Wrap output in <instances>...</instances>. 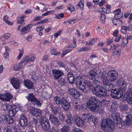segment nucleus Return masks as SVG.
<instances>
[{
    "mask_svg": "<svg viewBox=\"0 0 132 132\" xmlns=\"http://www.w3.org/2000/svg\"><path fill=\"white\" fill-rule=\"evenodd\" d=\"M112 116L114 122L110 119H104L102 121L101 127L105 132H109L110 131L114 129V122L117 123L118 125L121 123L122 119L120 118L119 115L117 112H115L113 113Z\"/></svg>",
    "mask_w": 132,
    "mask_h": 132,
    "instance_id": "f257e3e1",
    "label": "nucleus"
},
{
    "mask_svg": "<svg viewBox=\"0 0 132 132\" xmlns=\"http://www.w3.org/2000/svg\"><path fill=\"white\" fill-rule=\"evenodd\" d=\"M96 102V98L95 97L93 96L90 97L87 102V106L85 104H83L81 106V109H86L88 106L89 109L92 111H94L96 110H98L100 108L99 106L97 104Z\"/></svg>",
    "mask_w": 132,
    "mask_h": 132,
    "instance_id": "f03ea898",
    "label": "nucleus"
},
{
    "mask_svg": "<svg viewBox=\"0 0 132 132\" xmlns=\"http://www.w3.org/2000/svg\"><path fill=\"white\" fill-rule=\"evenodd\" d=\"M75 80L77 87L84 92L86 89V82L84 79L81 76H79L76 78Z\"/></svg>",
    "mask_w": 132,
    "mask_h": 132,
    "instance_id": "7ed1b4c3",
    "label": "nucleus"
},
{
    "mask_svg": "<svg viewBox=\"0 0 132 132\" xmlns=\"http://www.w3.org/2000/svg\"><path fill=\"white\" fill-rule=\"evenodd\" d=\"M93 89L94 93L99 97H104L106 95V93L102 86H95Z\"/></svg>",
    "mask_w": 132,
    "mask_h": 132,
    "instance_id": "20e7f679",
    "label": "nucleus"
},
{
    "mask_svg": "<svg viewBox=\"0 0 132 132\" xmlns=\"http://www.w3.org/2000/svg\"><path fill=\"white\" fill-rule=\"evenodd\" d=\"M40 122L43 129L45 130L48 129L50 127V124L47 118L44 116L41 117Z\"/></svg>",
    "mask_w": 132,
    "mask_h": 132,
    "instance_id": "39448f33",
    "label": "nucleus"
},
{
    "mask_svg": "<svg viewBox=\"0 0 132 132\" xmlns=\"http://www.w3.org/2000/svg\"><path fill=\"white\" fill-rule=\"evenodd\" d=\"M28 101H30L32 104L34 105H36L37 106H41V104L39 100H38L33 95V93H31L26 97Z\"/></svg>",
    "mask_w": 132,
    "mask_h": 132,
    "instance_id": "423d86ee",
    "label": "nucleus"
},
{
    "mask_svg": "<svg viewBox=\"0 0 132 132\" xmlns=\"http://www.w3.org/2000/svg\"><path fill=\"white\" fill-rule=\"evenodd\" d=\"M123 95V91L118 89L112 90L111 94V96L115 98H120Z\"/></svg>",
    "mask_w": 132,
    "mask_h": 132,
    "instance_id": "0eeeda50",
    "label": "nucleus"
},
{
    "mask_svg": "<svg viewBox=\"0 0 132 132\" xmlns=\"http://www.w3.org/2000/svg\"><path fill=\"white\" fill-rule=\"evenodd\" d=\"M109 80L110 81L115 80L118 77V73L115 70H110L107 74Z\"/></svg>",
    "mask_w": 132,
    "mask_h": 132,
    "instance_id": "6e6552de",
    "label": "nucleus"
},
{
    "mask_svg": "<svg viewBox=\"0 0 132 132\" xmlns=\"http://www.w3.org/2000/svg\"><path fill=\"white\" fill-rule=\"evenodd\" d=\"M52 71L53 76L56 80L59 79L64 74L62 70L59 69H53Z\"/></svg>",
    "mask_w": 132,
    "mask_h": 132,
    "instance_id": "1a4fd4ad",
    "label": "nucleus"
},
{
    "mask_svg": "<svg viewBox=\"0 0 132 132\" xmlns=\"http://www.w3.org/2000/svg\"><path fill=\"white\" fill-rule=\"evenodd\" d=\"M12 97L11 94L7 92L0 94V99L3 101H9Z\"/></svg>",
    "mask_w": 132,
    "mask_h": 132,
    "instance_id": "9d476101",
    "label": "nucleus"
},
{
    "mask_svg": "<svg viewBox=\"0 0 132 132\" xmlns=\"http://www.w3.org/2000/svg\"><path fill=\"white\" fill-rule=\"evenodd\" d=\"M27 117L24 115H21L19 120V123L21 126L25 127L27 125Z\"/></svg>",
    "mask_w": 132,
    "mask_h": 132,
    "instance_id": "9b49d317",
    "label": "nucleus"
},
{
    "mask_svg": "<svg viewBox=\"0 0 132 132\" xmlns=\"http://www.w3.org/2000/svg\"><path fill=\"white\" fill-rule=\"evenodd\" d=\"M68 93L75 98H77L81 95V94L78 91L76 90L74 88H69L68 91Z\"/></svg>",
    "mask_w": 132,
    "mask_h": 132,
    "instance_id": "f8f14e48",
    "label": "nucleus"
},
{
    "mask_svg": "<svg viewBox=\"0 0 132 132\" xmlns=\"http://www.w3.org/2000/svg\"><path fill=\"white\" fill-rule=\"evenodd\" d=\"M42 111L38 108H32L31 110V113L33 116L38 117L41 116Z\"/></svg>",
    "mask_w": 132,
    "mask_h": 132,
    "instance_id": "ddd939ff",
    "label": "nucleus"
},
{
    "mask_svg": "<svg viewBox=\"0 0 132 132\" xmlns=\"http://www.w3.org/2000/svg\"><path fill=\"white\" fill-rule=\"evenodd\" d=\"M11 83L13 86L16 89H18L20 86L19 81L17 78H12L11 79Z\"/></svg>",
    "mask_w": 132,
    "mask_h": 132,
    "instance_id": "4468645a",
    "label": "nucleus"
},
{
    "mask_svg": "<svg viewBox=\"0 0 132 132\" xmlns=\"http://www.w3.org/2000/svg\"><path fill=\"white\" fill-rule=\"evenodd\" d=\"M64 110L66 111L69 110L70 107V104L67 100L65 98L61 104Z\"/></svg>",
    "mask_w": 132,
    "mask_h": 132,
    "instance_id": "2eb2a0df",
    "label": "nucleus"
},
{
    "mask_svg": "<svg viewBox=\"0 0 132 132\" xmlns=\"http://www.w3.org/2000/svg\"><path fill=\"white\" fill-rule=\"evenodd\" d=\"M118 84L119 86L123 90L126 88V83L122 78H121L119 79L118 81Z\"/></svg>",
    "mask_w": 132,
    "mask_h": 132,
    "instance_id": "dca6fc26",
    "label": "nucleus"
},
{
    "mask_svg": "<svg viewBox=\"0 0 132 132\" xmlns=\"http://www.w3.org/2000/svg\"><path fill=\"white\" fill-rule=\"evenodd\" d=\"M103 83L106 90H110L111 89H112V87H113V85L112 84H109V81L108 79H104Z\"/></svg>",
    "mask_w": 132,
    "mask_h": 132,
    "instance_id": "f3484780",
    "label": "nucleus"
},
{
    "mask_svg": "<svg viewBox=\"0 0 132 132\" xmlns=\"http://www.w3.org/2000/svg\"><path fill=\"white\" fill-rule=\"evenodd\" d=\"M24 85L27 88L29 89L33 88L34 84L29 80H25L24 81Z\"/></svg>",
    "mask_w": 132,
    "mask_h": 132,
    "instance_id": "a211bd4d",
    "label": "nucleus"
},
{
    "mask_svg": "<svg viewBox=\"0 0 132 132\" xmlns=\"http://www.w3.org/2000/svg\"><path fill=\"white\" fill-rule=\"evenodd\" d=\"M126 119L124 121V124L126 126H129L131 124L132 121V116L130 114H128L126 116Z\"/></svg>",
    "mask_w": 132,
    "mask_h": 132,
    "instance_id": "6ab92c4d",
    "label": "nucleus"
},
{
    "mask_svg": "<svg viewBox=\"0 0 132 132\" xmlns=\"http://www.w3.org/2000/svg\"><path fill=\"white\" fill-rule=\"evenodd\" d=\"M55 115L51 114L49 116V119L52 123L56 122L58 125H60L59 121Z\"/></svg>",
    "mask_w": 132,
    "mask_h": 132,
    "instance_id": "aec40b11",
    "label": "nucleus"
},
{
    "mask_svg": "<svg viewBox=\"0 0 132 132\" xmlns=\"http://www.w3.org/2000/svg\"><path fill=\"white\" fill-rule=\"evenodd\" d=\"M32 26V24H30L28 25L26 27H23L21 31V35H24L27 33V31L29 29L31 28Z\"/></svg>",
    "mask_w": 132,
    "mask_h": 132,
    "instance_id": "412c9836",
    "label": "nucleus"
},
{
    "mask_svg": "<svg viewBox=\"0 0 132 132\" xmlns=\"http://www.w3.org/2000/svg\"><path fill=\"white\" fill-rule=\"evenodd\" d=\"M97 75V73L94 71L92 70H90L88 74L87 75V76L89 79L94 80Z\"/></svg>",
    "mask_w": 132,
    "mask_h": 132,
    "instance_id": "4be33fe9",
    "label": "nucleus"
},
{
    "mask_svg": "<svg viewBox=\"0 0 132 132\" xmlns=\"http://www.w3.org/2000/svg\"><path fill=\"white\" fill-rule=\"evenodd\" d=\"M64 99L65 98L63 97L60 98L58 96H56L54 98V103H55L57 104L61 105Z\"/></svg>",
    "mask_w": 132,
    "mask_h": 132,
    "instance_id": "5701e85b",
    "label": "nucleus"
},
{
    "mask_svg": "<svg viewBox=\"0 0 132 132\" xmlns=\"http://www.w3.org/2000/svg\"><path fill=\"white\" fill-rule=\"evenodd\" d=\"M114 13H115L114 16L116 17L121 18L123 15L122 13L121 12V10L120 9H118L113 12Z\"/></svg>",
    "mask_w": 132,
    "mask_h": 132,
    "instance_id": "b1692460",
    "label": "nucleus"
},
{
    "mask_svg": "<svg viewBox=\"0 0 132 132\" xmlns=\"http://www.w3.org/2000/svg\"><path fill=\"white\" fill-rule=\"evenodd\" d=\"M15 107H12L10 108H9V114L10 117L14 116L16 112Z\"/></svg>",
    "mask_w": 132,
    "mask_h": 132,
    "instance_id": "393cba45",
    "label": "nucleus"
},
{
    "mask_svg": "<svg viewBox=\"0 0 132 132\" xmlns=\"http://www.w3.org/2000/svg\"><path fill=\"white\" fill-rule=\"evenodd\" d=\"M30 57L29 56H26L23 57L21 60V63H22V65H25L30 61Z\"/></svg>",
    "mask_w": 132,
    "mask_h": 132,
    "instance_id": "a878e982",
    "label": "nucleus"
},
{
    "mask_svg": "<svg viewBox=\"0 0 132 132\" xmlns=\"http://www.w3.org/2000/svg\"><path fill=\"white\" fill-rule=\"evenodd\" d=\"M92 117L91 114H83L81 117L82 119L84 120V122H88L90 119V117Z\"/></svg>",
    "mask_w": 132,
    "mask_h": 132,
    "instance_id": "bb28decb",
    "label": "nucleus"
},
{
    "mask_svg": "<svg viewBox=\"0 0 132 132\" xmlns=\"http://www.w3.org/2000/svg\"><path fill=\"white\" fill-rule=\"evenodd\" d=\"M50 108L51 111L53 113V114L55 116H56L58 115V114L59 113L60 110L59 108L54 106L52 107L51 106Z\"/></svg>",
    "mask_w": 132,
    "mask_h": 132,
    "instance_id": "cd10ccee",
    "label": "nucleus"
},
{
    "mask_svg": "<svg viewBox=\"0 0 132 132\" xmlns=\"http://www.w3.org/2000/svg\"><path fill=\"white\" fill-rule=\"evenodd\" d=\"M67 78L70 83L73 84L74 83L75 79L74 76L73 74L70 73H68L67 75Z\"/></svg>",
    "mask_w": 132,
    "mask_h": 132,
    "instance_id": "c85d7f7f",
    "label": "nucleus"
},
{
    "mask_svg": "<svg viewBox=\"0 0 132 132\" xmlns=\"http://www.w3.org/2000/svg\"><path fill=\"white\" fill-rule=\"evenodd\" d=\"M23 66V65H22V63L20 62L19 64H16L14 65V69L16 71H19L22 68Z\"/></svg>",
    "mask_w": 132,
    "mask_h": 132,
    "instance_id": "c756f323",
    "label": "nucleus"
},
{
    "mask_svg": "<svg viewBox=\"0 0 132 132\" xmlns=\"http://www.w3.org/2000/svg\"><path fill=\"white\" fill-rule=\"evenodd\" d=\"M126 101L129 104H132V95L127 93Z\"/></svg>",
    "mask_w": 132,
    "mask_h": 132,
    "instance_id": "7c9ffc66",
    "label": "nucleus"
},
{
    "mask_svg": "<svg viewBox=\"0 0 132 132\" xmlns=\"http://www.w3.org/2000/svg\"><path fill=\"white\" fill-rule=\"evenodd\" d=\"M84 121V120H83L81 118H80L76 122L77 126L79 127L84 126L85 122Z\"/></svg>",
    "mask_w": 132,
    "mask_h": 132,
    "instance_id": "2f4dec72",
    "label": "nucleus"
},
{
    "mask_svg": "<svg viewBox=\"0 0 132 132\" xmlns=\"http://www.w3.org/2000/svg\"><path fill=\"white\" fill-rule=\"evenodd\" d=\"M58 82L59 84L61 86H66L67 83L65 79L62 78H61L58 80Z\"/></svg>",
    "mask_w": 132,
    "mask_h": 132,
    "instance_id": "473e14b6",
    "label": "nucleus"
},
{
    "mask_svg": "<svg viewBox=\"0 0 132 132\" xmlns=\"http://www.w3.org/2000/svg\"><path fill=\"white\" fill-rule=\"evenodd\" d=\"M11 107V105L9 104H3L1 107V109L5 111L9 110V108Z\"/></svg>",
    "mask_w": 132,
    "mask_h": 132,
    "instance_id": "72a5a7b5",
    "label": "nucleus"
},
{
    "mask_svg": "<svg viewBox=\"0 0 132 132\" xmlns=\"http://www.w3.org/2000/svg\"><path fill=\"white\" fill-rule=\"evenodd\" d=\"M70 126L65 125L61 128V130L62 132H69L70 131Z\"/></svg>",
    "mask_w": 132,
    "mask_h": 132,
    "instance_id": "f704fd0d",
    "label": "nucleus"
},
{
    "mask_svg": "<svg viewBox=\"0 0 132 132\" xmlns=\"http://www.w3.org/2000/svg\"><path fill=\"white\" fill-rule=\"evenodd\" d=\"M30 122L32 123V125L36 126L38 122V120L34 118L31 117L30 119Z\"/></svg>",
    "mask_w": 132,
    "mask_h": 132,
    "instance_id": "c9c22d12",
    "label": "nucleus"
},
{
    "mask_svg": "<svg viewBox=\"0 0 132 132\" xmlns=\"http://www.w3.org/2000/svg\"><path fill=\"white\" fill-rule=\"evenodd\" d=\"M66 122L67 123V126H70V127L71 126H72V122L70 116H68V117L67 119L66 120Z\"/></svg>",
    "mask_w": 132,
    "mask_h": 132,
    "instance_id": "e433bc0d",
    "label": "nucleus"
},
{
    "mask_svg": "<svg viewBox=\"0 0 132 132\" xmlns=\"http://www.w3.org/2000/svg\"><path fill=\"white\" fill-rule=\"evenodd\" d=\"M51 54L52 55H55L56 56H58L60 55V52L57 53L55 48L52 47L51 48Z\"/></svg>",
    "mask_w": 132,
    "mask_h": 132,
    "instance_id": "4c0bfd02",
    "label": "nucleus"
},
{
    "mask_svg": "<svg viewBox=\"0 0 132 132\" xmlns=\"http://www.w3.org/2000/svg\"><path fill=\"white\" fill-rule=\"evenodd\" d=\"M8 19V16L7 15H5L3 17V20L7 24H8L9 25H12L13 23L9 21Z\"/></svg>",
    "mask_w": 132,
    "mask_h": 132,
    "instance_id": "58836bf2",
    "label": "nucleus"
},
{
    "mask_svg": "<svg viewBox=\"0 0 132 132\" xmlns=\"http://www.w3.org/2000/svg\"><path fill=\"white\" fill-rule=\"evenodd\" d=\"M5 120L9 124H11L14 122V120L13 119L9 116L6 117H5Z\"/></svg>",
    "mask_w": 132,
    "mask_h": 132,
    "instance_id": "ea45409f",
    "label": "nucleus"
},
{
    "mask_svg": "<svg viewBox=\"0 0 132 132\" xmlns=\"http://www.w3.org/2000/svg\"><path fill=\"white\" fill-rule=\"evenodd\" d=\"M99 77L101 78L104 79L107 78V76L105 73L100 72L99 73Z\"/></svg>",
    "mask_w": 132,
    "mask_h": 132,
    "instance_id": "a19ab883",
    "label": "nucleus"
},
{
    "mask_svg": "<svg viewBox=\"0 0 132 132\" xmlns=\"http://www.w3.org/2000/svg\"><path fill=\"white\" fill-rule=\"evenodd\" d=\"M120 18H119L114 16L113 19V24L116 26L119 23V22L120 21Z\"/></svg>",
    "mask_w": 132,
    "mask_h": 132,
    "instance_id": "79ce46f5",
    "label": "nucleus"
},
{
    "mask_svg": "<svg viewBox=\"0 0 132 132\" xmlns=\"http://www.w3.org/2000/svg\"><path fill=\"white\" fill-rule=\"evenodd\" d=\"M89 49V48L88 47H84L78 49L77 51V52L79 53L84 51L85 52L86 51L88 50Z\"/></svg>",
    "mask_w": 132,
    "mask_h": 132,
    "instance_id": "37998d69",
    "label": "nucleus"
},
{
    "mask_svg": "<svg viewBox=\"0 0 132 132\" xmlns=\"http://www.w3.org/2000/svg\"><path fill=\"white\" fill-rule=\"evenodd\" d=\"M83 0H81V2L77 5V8L78 9H82L84 7V4L82 3Z\"/></svg>",
    "mask_w": 132,
    "mask_h": 132,
    "instance_id": "c03bdc74",
    "label": "nucleus"
},
{
    "mask_svg": "<svg viewBox=\"0 0 132 132\" xmlns=\"http://www.w3.org/2000/svg\"><path fill=\"white\" fill-rule=\"evenodd\" d=\"M105 19L106 16L103 13H101L100 15V19L102 21L103 24L105 23Z\"/></svg>",
    "mask_w": 132,
    "mask_h": 132,
    "instance_id": "a18cd8bd",
    "label": "nucleus"
},
{
    "mask_svg": "<svg viewBox=\"0 0 132 132\" xmlns=\"http://www.w3.org/2000/svg\"><path fill=\"white\" fill-rule=\"evenodd\" d=\"M87 85V87L89 89H93V88L94 87V86L91 84V83L89 81H87L86 82V84Z\"/></svg>",
    "mask_w": 132,
    "mask_h": 132,
    "instance_id": "49530a36",
    "label": "nucleus"
},
{
    "mask_svg": "<svg viewBox=\"0 0 132 132\" xmlns=\"http://www.w3.org/2000/svg\"><path fill=\"white\" fill-rule=\"evenodd\" d=\"M128 30V27H127L125 26H123L122 27V29H121V31L122 33L123 32V34H126L127 32L126 31Z\"/></svg>",
    "mask_w": 132,
    "mask_h": 132,
    "instance_id": "de8ad7c7",
    "label": "nucleus"
},
{
    "mask_svg": "<svg viewBox=\"0 0 132 132\" xmlns=\"http://www.w3.org/2000/svg\"><path fill=\"white\" fill-rule=\"evenodd\" d=\"M5 50L6 51V53H5L4 55H6V56H5V57H8L9 56V49L8 47L6 46L5 47Z\"/></svg>",
    "mask_w": 132,
    "mask_h": 132,
    "instance_id": "09e8293b",
    "label": "nucleus"
},
{
    "mask_svg": "<svg viewBox=\"0 0 132 132\" xmlns=\"http://www.w3.org/2000/svg\"><path fill=\"white\" fill-rule=\"evenodd\" d=\"M59 115L58 118L61 121H63L64 120V118L63 116V114L61 113H59V114H58V115Z\"/></svg>",
    "mask_w": 132,
    "mask_h": 132,
    "instance_id": "8fccbe9b",
    "label": "nucleus"
},
{
    "mask_svg": "<svg viewBox=\"0 0 132 132\" xmlns=\"http://www.w3.org/2000/svg\"><path fill=\"white\" fill-rule=\"evenodd\" d=\"M92 120L93 122L94 123L95 126L97 125L98 122L97 118L95 117H92Z\"/></svg>",
    "mask_w": 132,
    "mask_h": 132,
    "instance_id": "3c124183",
    "label": "nucleus"
},
{
    "mask_svg": "<svg viewBox=\"0 0 132 132\" xmlns=\"http://www.w3.org/2000/svg\"><path fill=\"white\" fill-rule=\"evenodd\" d=\"M68 9L71 12L75 10L74 7L71 4H70L67 7Z\"/></svg>",
    "mask_w": 132,
    "mask_h": 132,
    "instance_id": "603ef678",
    "label": "nucleus"
},
{
    "mask_svg": "<svg viewBox=\"0 0 132 132\" xmlns=\"http://www.w3.org/2000/svg\"><path fill=\"white\" fill-rule=\"evenodd\" d=\"M122 38H123L122 43L125 45L127 44L128 42V40L127 39V38L125 36V37H122Z\"/></svg>",
    "mask_w": 132,
    "mask_h": 132,
    "instance_id": "864d4df0",
    "label": "nucleus"
},
{
    "mask_svg": "<svg viewBox=\"0 0 132 132\" xmlns=\"http://www.w3.org/2000/svg\"><path fill=\"white\" fill-rule=\"evenodd\" d=\"M74 132H84L81 129L76 127H75L73 129Z\"/></svg>",
    "mask_w": 132,
    "mask_h": 132,
    "instance_id": "5fc2aeb1",
    "label": "nucleus"
},
{
    "mask_svg": "<svg viewBox=\"0 0 132 132\" xmlns=\"http://www.w3.org/2000/svg\"><path fill=\"white\" fill-rule=\"evenodd\" d=\"M44 28V27L43 26H40L39 27L37 28L36 29V30L38 32L43 31Z\"/></svg>",
    "mask_w": 132,
    "mask_h": 132,
    "instance_id": "6e6d98bb",
    "label": "nucleus"
},
{
    "mask_svg": "<svg viewBox=\"0 0 132 132\" xmlns=\"http://www.w3.org/2000/svg\"><path fill=\"white\" fill-rule=\"evenodd\" d=\"M97 38H93L90 39L89 40L90 44H93L96 42L97 40Z\"/></svg>",
    "mask_w": 132,
    "mask_h": 132,
    "instance_id": "4d7b16f0",
    "label": "nucleus"
},
{
    "mask_svg": "<svg viewBox=\"0 0 132 132\" xmlns=\"http://www.w3.org/2000/svg\"><path fill=\"white\" fill-rule=\"evenodd\" d=\"M11 35L9 33H7L5 34L2 37H4V39H6L9 38L10 36Z\"/></svg>",
    "mask_w": 132,
    "mask_h": 132,
    "instance_id": "13d9d810",
    "label": "nucleus"
},
{
    "mask_svg": "<svg viewBox=\"0 0 132 132\" xmlns=\"http://www.w3.org/2000/svg\"><path fill=\"white\" fill-rule=\"evenodd\" d=\"M80 118L79 117L76 115H75L74 116L72 117L73 120L75 121L76 123L78 121V120Z\"/></svg>",
    "mask_w": 132,
    "mask_h": 132,
    "instance_id": "bf43d9fd",
    "label": "nucleus"
},
{
    "mask_svg": "<svg viewBox=\"0 0 132 132\" xmlns=\"http://www.w3.org/2000/svg\"><path fill=\"white\" fill-rule=\"evenodd\" d=\"M64 14L63 13H61L60 14H58L56 15V18L58 19H60L64 16Z\"/></svg>",
    "mask_w": 132,
    "mask_h": 132,
    "instance_id": "052dcab7",
    "label": "nucleus"
},
{
    "mask_svg": "<svg viewBox=\"0 0 132 132\" xmlns=\"http://www.w3.org/2000/svg\"><path fill=\"white\" fill-rule=\"evenodd\" d=\"M62 31V30H59L56 33L54 34V37L56 38H57V37L60 35Z\"/></svg>",
    "mask_w": 132,
    "mask_h": 132,
    "instance_id": "680f3d73",
    "label": "nucleus"
},
{
    "mask_svg": "<svg viewBox=\"0 0 132 132\" xmlns=\"http://www.w3.org/2000/svg\"><path fill=\"white\" fill-rule=\"evenodd\" d=\"M94 82L95 85L96 86H101L100 85V82L99 81L97 80H94Z\"/></svg>",
    "mask_w": 132,
    "mask_h": 132,
    "instance_id": "e2e57ef3",
    "label": "nucleus"
},
{
    "mask_svg": "<svg viewBox=\"0 0 132 132\" xmlns=\"http://www.w3.org/2000/svg\"><path fill=\"white\" fill-rule=\"evenodd\" d=\"M23 53V50H22L20 52V54L19 55V56L18 57V58L19 60L20 59H21V57L22 56Z\"/></svg>",
    "mask_w": 132,
    "mask_h": 132,
    "instance_id": "0e129e2a",
    "label": "nucleus"
},
{
    "mask_svg": "<svg viewBox=\"0 0 132 132\" xmlns=\"http://www.w3.org/2000/svg\"><path fill=\"white\" fill-rule=\"evenodd\" d=\"M121 109L122 111H124L127 110L128 109V108L127 106L126 105H123L121 106Z\"/></svg>",
    "mask_w": 132,
    "mask_h": 132,
    "instance_id": "69168bd1",
    "label": "nucleus"
},
{
    "mask_svg": "<svg viewBox=\"0 0 132 132\" xmlns=\"http://www.w3.org/2000/svg\"><path fill=\"white\" fill-rule=\"evenodd\" d=\"M3 131L4 132H13L11 129L10 128H5Z\"/></svg>",
    "mask_w": 132,
    "mask_h": 132,
    "instance_id": "338daca9",
    "label": "nucleus"
},
{
    "mask_svg": "<svg viewBox=\"0 0 132 132\" xmlns=\"http://www.w3.org/2000/svg\"><path fill=\"white\" fill-rule=\"evenodd\" d=\"M127 93L132 95V87L128 88Z\"/></svg>",
    "mask_w": 132,
    "mask_h": 132,
    "instance_id": "774afa93",
    "label": "nucleus"
}]
</instances>
